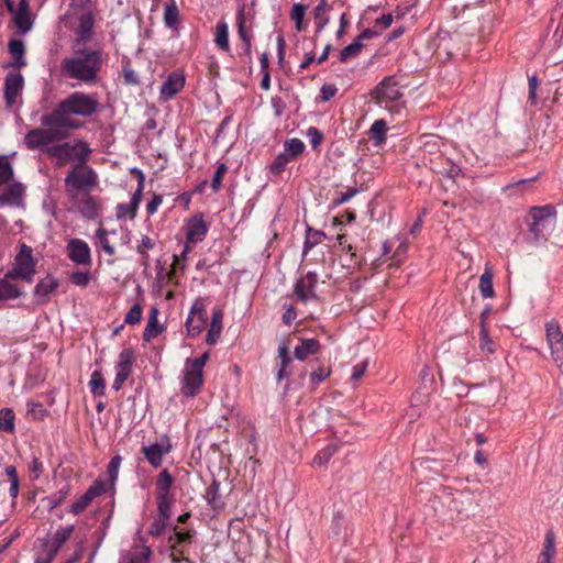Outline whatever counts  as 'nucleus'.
Instances as JSON below:
<instances>
[{"label": "nucleus", "instance_id": "aec40b11", "mask_svg": "<svg viewBox=\"0 0 563 563\" xmlns=\"http://www.w3.org/2000/svg\"><path fill=\"white\" fill-rule=\"evenodd\" d=\"M106 492L107 487L103 482H96L76 503L71 505V512L75 515L80 514L87 508L93 498Z\"/></svg>", "mask_w": 563, "mask_h": 563}, {"label": "nucleus", "instance_id": "a18cd8bd", "mask_svg": "<svg viewBox=\"0 0 563 563\" xmlns=\"http://www.w3.org/2000/svg\"><path fill=\"white\" fill-rule=\"evenodd\" d=\"M68 488L60 489L56 494L45 497L42 503L48 510H53L56 508L67 496Z\"/></svg>", "mask_w": 563, "mask_h": 563}, {"label": "nucleus", "instance_id": "39448f33", "mask_svg": "<svg viewBox=\"0 0 563 563\" xmlns=\"http://www.w3.org/2000/svg\"><path fill=\"white\" fill-rule=\"evenodd\" d=\"M58 129V126L33 129L26 133L24 143L29 150H40L48 155V150L55 146L54 143L66 136Z\"/></svg>", "mask_w": 563, "mask_h": 563}, {"label": "nucleus", "instance_id": "58836bf2", "mask_svg": "<svg viewBox=\"0 0 563 563\" xmlns=\"http://www.w3.org/2000/svg\"><path fill=\"white\" fill-rule=\"evenodd\" d=\"M179 22V11L176 3L169 2L165 5L164 23L169 29H175Z\"/></svg>", "mask_w": 563, "mask_h": 563}, {"label": "nucleus", "instance_id": "69168bd1", "mask_svg": "<svg viewBox=\"0 0 563 563\" xmlns=\"http://www.w3.org/2000/svg\"><path fill=\"white\" fill-rule=\"evenodd\" d=\"M290 159L287 157V155H284L283 153L279 154L271 165V170L274 174H278L282 170H284L285 166Z\"/></svg>", "mask_w": 563, "mask_h": 563}, {"label": "nucleus", "instance_id": "338daca9", "mask_svg": "<svg viewBox=\"0 0 563 563\" xmlns=\"http://www.w3.org/2000/svg\"><path fill=\"white\" fill-rule=\"evenodd\" d=\"M209 360V353L205 352L200 357L187 358L185 363L203 373V367Z\"/></svg>", "mask_w": 563, "mask_h": 563}, {"label": "nucleus", "instance_id": "a211bd4d", "mask_svg": "<svg viewBox=\"0 0 563 563\" xmlns=\"http://www.w3.org/2000/svg\"><path fill=\"white\" fill-rule=\"evenodd\" d=\"M73 202V207L76 208L82 217L87 219H93L98 216V205L93 197L89 192L78 194V197H69Z\"/></svg>", "mask_w": 563, "mask_h": 563}, {"label": "nucleus", "instance_id": "de8ad7c7", "mask_svg": "<svg viewBox=\"0 0 563 563\" xmlns=\"http://www.w3.org/2000/svg\"><path fill=\"white\" fill-rule=\"evenodd\" d=\"M96 235L98 238L101 249L108 254L113 255L115 253L114 246L109 240V232L100 228L97 230Z\"/></svg>", "mask_w": 563, "mask_h": 563}, {"label": "nucleus", "instance_id": "1a4fd4ad", "mask_svg": "<svg viewBox=\"0 0 563 563\" xmlns=\"http://www.w3.org/2000/svg\"><path fill=\"white\" fill-rule=\"evenodd\" d=\"M545 331L552 358L563 374V333L556 321L548 322L545 324Z\"/></svg>", "mask_w": 563, "mask_h": 563}, {"label": "nucleus", "instance_id": "37998d69", "mask_svg": "<svg viewBox=\"0 0 563 563\" xmlns=\"http://www.w3.org/2000/svg\"><path fill=\"white\" fill-rule=\"evenodd\" d=\"M307 7L301 3H294L290 11V18L295 22V27L298 32L303 30V18Z\"/></svg>", "mask_w": 563, "mask_h": 563}, {"label": "nucleus", "instance_id": "bf43d9fd", "mask_svg": "<svg viewBox=\"0 0 563 563\" xmlns=\"http://www.w3.org/2000/svg\"><path fill=\"white\" fill-rule=\"evenodd\" d=\"M70 280L76 286L86 287L90 282V273L89 272H74L70 275Z\"/></svg>", "mask_w": 563, "mask_h": 563}, {"label": "nucleus", "instance_id": "0eeeda50", "mask_svg": "<svg viewBox=\"0 0 563 563\" xmlns=\"http://www.w3.org/2000/svg\"><path fill=\"white\" fill-rule=\"evenodd\" d=\"M36 261L33 257V251L26 244H21L15 255L13 266L8 271V276L32 283L35 275Z\"/></svg>", "mask_w": 563, "mask_h": 563}, {"label": "nucleus", "instance_id": "72a5a7b5", "mask_svg": "<svg viewBox=\"0 0 563 563\" xmlns=\"http://www.w3.org/2000/svg\"><path fill=\"white\" fill-rule=\"evenodd\" d=\"M278 357L279 368L277 371V380L280 382L290 375V372L287 369V367L291 363V357L289 355L288 347L285 344L279 345Z\"/></svg>", "mask_w": 563, "mask_h": 563}, {"label": "nucleus", "instance_id": "2eb2a0df", "mask_svg": "<svg viewBox=\"0 0 563 563\" xmlns=\"http://www.w3.org/2000/svg\"><path fill=\"white\" fill-rule=\"evenodd\" d=\"M13 22L20 35H25L33 27V18L29 8V0H20L13 12Z\"/></svg>", "mask_w": 563, "mask_h": 563}, {"label": "nucleus", "instance_id": "680f3d73", "mask_svg": "<svg viewBox=\"0 0 563 563\" xmlns=\"http://www.w3.org/2000/svg\"><path fill=\"white\" fill-rule=\"evenodd\" d=\"M56 556V553H54L52 550L46 548L45 545H42V549L40 552H37L34 563H52L54 558Z\"/></svg>", "mask_w": 563, "mask_h": 563}, {"label": "nucleus", "instance_id": "7c9ffc66", "mask_svg": "<svg viewBox=\"0 0 563 563\" xmlns=\"http://www.w3.org/2000/svg\"><path fill=\"white\" fill-rule=\"evenodd\" d=\"M58 287V282L53 277H45L40 280L35 286V297H37L41 301H45L47 297L56 290Z\"/></svg>", "mask_w": 563, "mask_h": 563}, {"label": "nucleus", "instance_id": "6e6d98bb", "mask_svg": "<svg viewBox=\"0 0 563 563\" xmlns=\"http://www.w3.org/2000/svg\"><path fill=\"white\" fill-rule=\"evenodd\" d=\"M142 319V307L140 305H134L125 314L124 321L128 324L139 323Z\"/></svg>", "mask_w": 563, "mask_h": 563}, {"label": "nucleus", "instance_id": "f3484780", "mask_svg": "<svg viewBox=\"0 0 563 563\" xmlns=\"http://www.w3.org/2000/svg\"><path fill=\"white\" fill-rule=\"evenodd\" d=\"M400 96L399 87L391 78L384 79L375 89V99L379 104L396 101Z\"/></svg>", "mask_w": 563, "mask_h": 563}, {"label": "nucleus", "instance_id": "ea45409f", "mask_svg": "<svg viewBox=\"0 0 563 563\" xmlns=\"http://www.w3.org/2000/svg\"><path fill=\"white\" fill-rule=\"evenodd\" d=\"M15 416L12 409L3 408L0 410V430L12 433L15 429Z\"/></svg>", "mask_w": 563, "mask_h": 563}, {"label": "nucleus", "instance_id": "49530a36", "mask_svg": "<svg viewBox=\"0 0 563 563\" xmlns=\"http://www.w3.org/2000/svg\"><path fill=\"white\" fill-rule=\"evenodd\" d=\"M336 444H329L323 450H321L313 459V463L321 466L329 462V460L336 452Z\"/></svg>", "mask_w": 563, "mask_h": 563}, {"label": "nucleus", "instance_id": "9d476101", "mask_svg": "<svg viewBox=\"0 0 563 563\" xmlns=\"http://www.w3.org/2000/svg\"><path fill=\"white\" fill-rule=\"evenodd\" d=\"M24 87V78L21 73H9L4 78V99L9 108L19 103Z\"/></svg>", "mask_w": 563, "mask_h": 563}, {"label": "nucleus", "instance_id": "0e129e2a", "mask_svg": "<svg viewBox=\"0 0 563 563\" xmlns=\"http://www.w3.org/2000/svg\"><path fill=\"white\" fill-rule=\"evenodd\" d=\"M154 245L155 243L150 236L143 235L136 247L137 253H140L143 257H147L146 251L152 250Z\"/></svg>", "mask_w": 563, "mask_h": 563}, {"label": "nucleus", "instance_id": "5fc2aeb1", "mask_svg": "<svg viewBox=\"0 0 563 563\" xmlns=\"http://www.w3.org/2000/svg\"><path fill=\"white\" fill-rule=\"evenodd\" d=\"M218 484L211 485L206 492V499L213 509H220L222 507L218 498Z\"/></svg>", "mask_w": 563, "mask_h": 563}, {"label": "nucleus", "instance_id": "a878e982", "mask_svg": "<svg viewBox=\"0 0 563 563\" xmlns=\"http://www.w3.org/2000/svg\"><path fill=\"white\" fill-rule=\"evenodd\" d=\"M134 363V353L131 349H124L119 354V358L115 365V374L129 378L132 373V366Z\"/></svg>", "mask_w": 563, "mask_h": 563}, {"label": "nucleus", "instance_id": "20e7f679", "mask_svg": "<svg viewBox=\"0 0 563 563\" xmlns=\"http://www.w3.org/2000/svg\"><path fill=\"white\" fill-rule=\"evenodd\" d=\"M97 185V176L88 166H77L65 178L66 191L69 197L88 192Z\"/></svg>", "mask_w": 563, "mask_h": 563}, {"label": "nucleus", "instance_id": "ddd939ff", "mask_svg": "<svg viewBox=\"0 0 563 563\" xmlns=\"http://www.w3.org/2000/svg\"><path fill=\"white\" fill-rule=\"evenodd\" d=\"M170 450L172 444L168 439L154 442L142 449L145 459L153 467H159L164 455L168 454Z\"/></svg>", "mask_w": 563, "mask_h": 563}, {"label": "nucleus", "instance_id": "2f4dec72", "mask_svg": "<svg viewBox=\"0 0 563 563\" xmlns=\"http://www.w3.org/2000/svg\"><path fill=\"white\" fill-rule=\"evenodd\" d=\"M319 350V342L316 339H305L301 344L295 347V357L299 361L306 360Z\"/></svg>", "mask_w": 563, "mask_h": 563}, {"label": "nucleus", "instance_id": "f257e3e1", "mask_svg": "<svg viewBox=\"0 0 563 563\" xmlns=\"http://www.w3.org/2000/svg\"><path fill=\"white\" fill-rule=\"evenodd\" d=\"M98 100L84 92H74L62 101L57 108L42 117V125L76 129L79 123L71 115L89 117L98 108Z\"/></svg>", "mask_w": 563, "mask_h": 563}, {"label": "nucleus", "instance_id": "393cba45", "mask_svg": "<svg viewBox=\"0 0 563 563\" xmlns=\"http://www.w3.org/2000/svg\"><path fill=\"white\" fill-rule=\"evenodd\" d=\"M222 319L223 311L219 308L214 309L211 317V324L207 333L206 341L208 344L212 345L218 342L220 339L221 330H222Z\"/></svg>", "mask_w": 563, "mask_h": 563}, {"label": "nucleus", "instance_id": "5701e85b", "mask_svg": "<svg viewBox=\"0 0 563 563\" xmlns=\"http://www.w3.org/2000/svg\"><path fill=\"white\" fill-rule=\"evenodd\" d=\"M9 277L8 273L0 278V301L18 299L23 295L22 288Z\"/></svg>", "mask_w": 563, "mask_h": 563}, {"label": "nucleus", "instance_id": "6e6552de", "mask_svg": "<svg viewBox=\"0 0 563 563\" xmlns=\"http://www.w3.org/2000/svg\"><path fill=\"white\" fill-rule=\"evenodd\" d=\"M203 384V373L185 363L180 376V393L184 397L192 398L200 391Z\"/></svg>", "mask_w": 563, "mask_h": 563}, {"label": "nucleus", "instance_id": "4c0bfd02", "mask_svg": "<svg viewBox=\"0 0 563 563\" xmlns=\"http://www.w3.org/2000/svg\"><path fill=\"white\" fill-rule=\"evenodd\" d=\"M121 462V456L117 455L111 459L108 465L107 474L109 476V479L107 483L103 482L104 486L107 487V492L113 489L114 487L115 481L118 479Z\"/></svg>", "mask_w": 563, "mask_h": 563}, {"label": "nucleus", "instance_id": "b1692460", "mask_svg": "<svg viewBox=\"0 0 563 563\" xmlns=\"http://www.w3.org/2000/svg\"><path fill=\"white\" fill-rule=\"evenodd\" d=\"M74 526L60 527L43 545L57 554L63 544L70 538Z\"/></svg>", "mask_w": 563, "mask_h": 563}, {"label": "nucleus", "instance_id": "774afa93", "mask_svg": "<svg viewBox=\"0 0 563 563\" xmlns=\"http://www.w3.org/2000/svg\"><path fill=\"white\" fill-rule=\"evenodd\" d=\"M189 539L190 534L183 531H174V534L169 537V541L172 542L174 549H176V547L179 544L186 543Z\"/></svg>", "mask_w": 563, "mask_h": 563}, {"label": "nucleus", "instance_id": "412c9836", "mask_svg": "<svg viewBox=\"0 0 563 563\" xmlns=\"http://www.w3.org/2000/svg\"><path fill=\"white\" fill-rule=\"evenodd\" d=\"M152 552L148 547L137 544L121 552L119 563H148Z\"/></svg>", "mask_w": 563, "mask_h": 563}, {"label": "nucleus", "instance_id": "3c124183", "mask_svg": "<svg viewBox=\"0 0 563 563\" xmlns=\"http://www.w3.org/2000/svg\"><path fill=\"white\" fill-rule=\"evenodd\" d=\"M236 24L240 38L245 43L246 47H250L251 40L245 27V18L243 9H241L238 13Z\"/></svg>", "mask_w": 563, "mask_h": 563}, {"label": "nucleus", "instance_id": "bb28decb", "mask_svg": "<svg viewBox=\"0 0 563 563\" xmlns=\"http://www.w3.org/2000/svg\"><path fill=\"white\" fill-rule=\"evenodd\" d=\"M173 477L167 470H163L156 479V497L157 499L174 498L170 489L173 485Z\"/></svg>", "mask_w": 563, "mask_h": 563}, {"label": "nucleus", "instance_id": "9b49d317", "mask_svg": "<svg viewBox=\"0 0 563 563\" xmlns=\"http://www.w3.org/2000/svg\"><path fill=\"white\" fill-rule=\"evenodd\" d=\"M68 258L81 266L91 265V251L87 242L80 239H70L66 245Z\"/></svg>", "mask_w": 563, "mask_h": 563}, {"label": "nucleus", "instance_id": "8fccbe9b", "mask_svg": "<svg viewBox=\"0 0 563 563\" xmlns=\"http://www.w3.org/2000/svg\"><path fill=\"white\" fill-rule=\"evenodd\" d=\"M362 46L360 41L351 43L340 52V60L346 62L349 58L356 56L361 52Z\"/></svg>", "mask_w": 563, "mask_h": 563}, {"label": "nucleus", "instance_id": "cd10ccee", "mask_svg": "<svg viewBox=\"0 0 563 563\" xmlns=\"http://www.w3.org/2000/svg\"><path fill=\"white\" fill-rule=\"evenodd\" d=\"M23 192L24 187L21 184L10 186L8 190L0 196V207L20 206L22 203Z\"/></svg>", "mask_w": 563, "mask_h": 563}, {"label": "nucleus", "instance_id": "e433bc0d", "mask_svg": "<svg viewBox=\"0 0 563 563\" xmlns=\"http://www.w3.org/2000/svg\"><path fill=\"white\" fill-rule=\"evenodd\" d=\"M214 43L224 52L229 51V29L225 22H219L216 27Z\"/></svg>", "mask_w": 563, "mask_h": 563}, {"label": "nucleus", "instance_id": "e2e57ef3", "mask_svg": "<svg viewBox=\"0 0 563 563\" xmlns=\"http://www.w3.org/2000/svg\"><path fill=\"white\" fill-rule=\"evenodd\" d=\"M137 175H139V186H137V189L133 194L132 199L130 201L136 208L139 207V203L141 202L142 191H143V188H144V175H143V173L141 170H137Z\"/></svg>", "mask_w": 563, "mask_h": 563}, {"label": "nucleus", "instance_id": "f03ea898", "mask_svg": "<svg viewBox=\"0 0 563 563\" xmlns=\"http://www.w3.org/2000/svg\"><path fill=\"white\" fill-rule=\"evenodd\" d=\"M102 66L100 51H77L71 57L64 58L60 63L62 74L71 79L85 84H93Z\"/></svg>", "mask_w": 563, "mask_h": 563}, {"label": "nucleus", "instance_id": "f8f14e48", "mask_svg": "<svg viewBox=\"0 0 563 563\" xmlns=\"http://www.w3.org/2000/svg\"><path fill=\"white\" fill-rule=\"evenodd\" d=\"M207 322V312L202 300L197 299L186 320L187 332L191 336L198 335Z\"/></svg>", "mask_w": 563, "mask_h": 563}, {"label": "nucleus", "instance_id": "864d4df0", "mask_svg": "<svg viewBox=\"0 0 563 563\" xmlns=\"http://www.w3.org/2000/svg\"><path fill=\"white\" fill-rule=\"evenodd\" d=\"M479 349L482 350V352L487 354H492L495 351L494 342L489 338L487 331L484 328L479 333Z\"/></svg>", "mask_w": 563, "mask_h": 563}, {"label": "nucleus", "instance_id": "79ce46f5", "mask_svg": "<svg viewBox=\"0 0 563 563\" xmlns=\"http://www.w3.org/2000/svg\"><path fill=\"white\" fill-rule=\"evenodd\" d=\"M284 155H287L289 159L300 155L305 150V144L299 139H290L284 144Z\"/></svg>", "mask_w": 563, "mask_h": 563}, {"label": "nucleus", "instance_id": "13d9d810", "mask_svg": "<svg viewBox=\"0 0 563 563\" xmlns=\"http://www.w3.org/2000/svg\"><path fill=\"white\" fill-rule=\"evenodd\" d=\"M227 170L228 167L224 163L218 165L211 183V187L214 191H218L221 187L222 178Z\"/></svg>", "mask_w": 563, "mask_h": 563}, {"label": "nucleus", "instance_id": "f704fd0d", "mask_svg": "<svg viewBox=\"0 0 563 563\" xmlns=\"http://www.w3.org/2000/svg\"><path fill=\"white\" fill-rule=\"evenodd\" d=\"M93 18L90 13H85L79 18V25L77 27V36L80 42H86L93 29Z\"/></svg>", "mask_w": 563, "mask_h": 563}, {"label": "nucleus", "instance_id": "4d7b16f0", "mask_svg": "<svg viewBox=\"0 0 563 563\" xmlns=\"http://www.w3.org/2000/svg\"><path fill=\"white\" fill-rule=\"evenodd\" d=\"M136 207H134L131 202L129 203H120L117 207V217L120 218H134L136 213Z\"/></svg>", "mask_w": 563, "mask_h": 563}, {"label": "nucleus", "instance_id": "4468645a", "mask_svg": "<svg viewBox=\"0 0 563 563\" xmlns=\"http://www.w3.org/2000/svg\"><path fill=\"white\" fill-rule=\"evenodd\" d=\"M318 283V275L314 272H308L305 276L297 280L295 286V294L297 298L307 302L316 298L314 287Z\"/></svg>", "mask_w": 563, "mask_h": 563}, {"label": "nucleus", "instance_id": "7ed1b4c3", "mask_svg": "<svg viewBox=\"0 0 563 563\" xmlns=\"http://www.w3.org/2000/svg\"><path fill=\"white\" fill-rule=\"evenodd\" d=\"M529 217L530 231L536 240H545L554 230L556 212L552 206L533 207L529 212Z\"/></svg>", "mask_w": 563, "mask_h": 563}, {"label": "nucleus", "instance_id": "dca6fc26", "mask_svg": "<svg viewBox=\"0 0 563 563\" xmlns=\"http://www.w3.org/2000/svg\"><path fill=\"white\" fill-rule=\"evenodd\" d=\"M208 232V225L201 214L194 216L186 222V240L188 243L201 242Z\"/></svg>", "mask_w": 563, "mask_h": 563}, {"label": "nucleus", "instance_id": "c85d7f7f", "mask_svg": "<svg viewBox=\"0 0 563 563\" xmlns=\"http://www.w3.org/2000/svg\"><path fill=\"white\" fill-rule=\"evenodd\" d=\"M555 556V539L552 531L547 532L543 549L539 554L538 563H553Z\"/></svg>", "mask_w": 563, "mask_h": 563}, {"label": "nucleus", "instance_id": "a19ab883", "mask_svg": "<svg viewBox=\"0 0 563 563\" xmlns=\"http://www.w3.org/2000/svg\"><path fill=\"white\" fill-rule=\"evenodd\" d=\"M90 393L95 397H102L104 395L106 383L100 372L95 371L89 380Z\"/></svg>", "mask_w": 563, "mask_h": 563}, {"label": "nucleus", "instance_id": "6ab92c4d", "mask_svg": "<svg viewBox=\"0 0 563 563\" xmlns=\"http://www.w3.org/2000/svg\"><path fill=\"white\" fill-rule=\"evenodd\" d=\"M185 76L180 71H173L161 86V98L173 99L185 86Z\"/></svg>", "mask_w": 563, "mask_h": 563}, {"label": "nucleus", "instance_id": "4be33fe9", "mask_svg": "<svg viewBox=\"0 0 563 563\" xmlns=\"http://www.w3.org/2000/svg\"><path fill=\"white\" fill-rule=\"evenodd\" d=\"M8 49L12 62H10L7 67L20 69L26 66V59L24 57L25 45L21 40H11L8 44Z\"/></svg>", "mask_w": 563, "mask_h": 563}, {"label": "nucleus", "instance_id": "c03bdc74", "mask_svg": "<svg viewBox=\"0 0 563 563\" xmlns=\"http://www.w3.org/2000/svg\"><path fill=\"white\" fill-rule=\"evenodd\" d=\"M13 176V168L8 156L0 155V185L8 183Z\"/></svg>", "mask_w": 563, "mask_h": 563}, {"label": "nucleus", "instance_id": "c756f323", "mask_svg": "<svg viewBox=\"0 0 563 563\" xmlns=\"http://www.w3.org/2000/svg\"><path fill=\"white\" fill-rule=\"evenodd\" d=\"M331 9L332 8L327 0H320L318 5L313 9V16L318 32H321L328 25L330 21L328 13Z\"/></svg>", "mask_w": 563, "mask_h": 563}, {"label": "nucleus", "instance_id": "09e8293b", "mask_svg": "<svg viewBox=\"0 0 563 563\" xmlns=\"http://www.w3.org/2000/svg\"><path fill=\"white\" fill-rule=\"evenodd\" d=\"M386 123L383 120H376L371 126L372 137L375 140L376 144H380L385 140L386 134Z\"/></svg>", "mask_w": 563, "mask_h": 563}, {"label": "nucleus", "instance_id": "473e14b6", "mask_svg": "<svg viewBox=\"0 0 563 563\" xmlns=\"http://www.w3.org/2000/svg\"><path fill=\"white\" fill-rule=\"evenodd\" d=\"M493 277L492 268L486 265L485 272L481 275L478 284V289L483 298L494 297Z\"/></svg>", "mask_w": 563, "mask_h": 563}, {"label": "nucleus", "instance_id": "052dcab7", "mask_svg": "<svg viewBox=\"0 0 563 563\" xmlns=\"http://www.w3.org/2000/svg\"><path fill=\"white\" fill-rule=\"evenodd\" d=\"M174 498L157 499V508L162 519L167 520L170 517V506Z\"/></svg>", "mask_w": 563, "mask_h": 563}, {"label": "nucleus", "instance_id": "c9c22d12", "mask_svg": "<svg viewBox=\"0 0 563 563\" xmlns=\"http://www.w3.org/2000/svg\"><path fill=\"white\" fill-rule=\"evenodd\" d=\"M157 312H158L157 309H155V308L152 309L151 316L147 320V324L144 329L143 339L146 342H150L151 340L156 338L162 332V328L159 327L158 320H157Z\"/></svg>", "mask_w": 563, "mask_h": 563}, {"label": "nucleus", "instance_id": "603ef678", "mask_svg": "<svg viewBox=\"0 0 563 563\" xmlns=\"http://www.w3.org/2000/svg\"><path fill=\"white\" fill-rule=\"evenodd\" d=\"M533 179H520L516 183L509 184L503 188L508 196H516L522 192V188L529 185Z\"/></svg>", "mask_w": 563, "mask_h": 563}, {"label": "nucleus", "instance_id": "423d86ee", "mask_svg": "<svg viewBox=\"0 0 563 563\" xmlns=\"http://www.w3.org/2000/svg\"><path fill=\"white\" fill-rule=\"evenodd\" d=\"M90 152L91 150L87 143L77 141L74 143L66 142L63 144H55V146L48 150V155L56 158L58 164L62 165L67 162L84 163Z\"/></svg>", "mask_w": 563, "mask_h": 563}]
</instances>
